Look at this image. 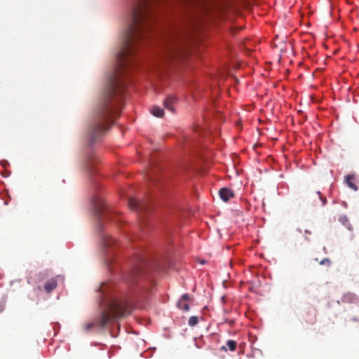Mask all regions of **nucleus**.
Masks as SVG:
<instances>
[{
  "label": "nucleus",
  "instance_id": "nucleus-1",
  "mask_svg": "<svg viewBox=\"0 0 359 359\" xmlns=\"http://www.w3.org/2000/svg\"><path fill=\"white\" fill-rule=\"evenodd\" d=\"M130 306L123 302L111 300L107 303V306L104 311L101 313L100 318V325L101 327H105L111 320L124 317L131 313Z\"/></svg>",
  "mask_w": 359,
  "mask_h": 359
},
{
  "label": "nucleus",
  "instance_id": "nucleus-2",
  "mask_svg": "<svg viewBox=\"0 0 359 359\" xmlns=\"http://www.w3.org/2000/svg\"><path fill=\"white\" fill-rule=\"evenodd\" d=\"M163 56L172 58L180 55V49L175 37L166 36L163 42Z\"/></svg>",
  "mask_w": 359,
  "mask_h": 359
},
{
  "label": "nucleus",
  "instance_id": "nucleus-3",
  "mask_svg": "<svg viewBox=\"0 0 359 359\" xmlns=\"http://www.w3.org/2000/svg\"><path fill=\"white\" fill-rule=\"evenodd\" d=\"M95 209L100 226H101L105 221L111 220L112 211L108 208L104 201H97L95 203Z\"/></svg>",
  "mask_w": 359,
  "mask_h": 359
},
{
  "label": "nucleus",
  "instance_id": "nucleus-4",
  "mask_svg": "<svg viewBox=\"0 0 359 359\" xmlns=\"http://www.w3.org/2000/svg\"><path fill=\"white\" fill-rule=\"evenodd\" d=\"M144 262L143 261H141L137 266H134L131 271L130 274L128 277V280L130 282H133L134 279L138 276L139 275L142 274L144 271Z\"/></svg>",
  "mask_w": 359,
  "mask_h": 359
},
{
  "label": "nucleus",
  "instance_id": "nucleus-5",
  "mask_svg": "<svg viewBox=\"0 0 359 359\" xmlns=\"http://www.w3.org/2000/svg\"><path fill=\"white\" fill-rule=\"evenodd\" d=\"M219 195L220 198L224 202L229 201L230 198H232L235 196L233 190L226 187L220 189L219 191Z\"/></svg>",
  "mask_w": 359,
  "mask_h": 359
},
{
  "label": "nucleus",
  "instance_id": "nucleus-6",
  "mask_svg": "<svg viewBox=\"0 0 359 359\" xmlns=\"http://www.w3.org/2000/svg\"><path fill=\"white\" fill-rule=\"evenodd\" d=\"M128 205L131 209L137 210V211H144L147 210V207L143 202H140L135 199H130L128 201Z\"/></svg>",
  "mask_w": 359,
  "mask_h": 359
},
{
  "label": "nucleus",
  "instance_id": "nucleus-7",
  "mask_svg": "<svg viewBox=\"0 0 359 359\" xmlns=\"http://www.w3.org/2000/svg\"><path fill=\"white\" fill-rule=\"evenodd\" d=\"M358 300V297L351 292L344 294L341 299V302L344 304H355Z\"/></svg>",
  "mask_w": 359,
  "mask_h": 359
},
{
  "label": "nucleus",
  "instance_id": "nucleus-8",
  "mask_svg": "<svg viewBox=\"0 0 359 359\" xmlns=\"http://www.w3.org/2000/svg\"><path fill=\"white\" fill-rule=\"evenodd\" d=\"M176 102V99L172 95L168 96L164 100V107L169 111L175 112L174 104Z\"/></svg>",
  "mask_w": 359,
  "mask_h": 359
},
{
  "label": "nucleus",
  "instance_id": "nucleus-9",
  "mask_svg": "<svg viewBox=\"0 0 359 359\" xmlns=\"http://www.w3.org/2000/svg\"><path fill=\"white\" fill-rule=\"evenodd\" d=\"M57 285V282L56 279L50 278L45 283L44 290L47 293H50L56 288Z\"/></svg>",
  "mask_w": 359,
  "mask_h": 359
},
{
  "label": "nucleus",
  "instance_id": "nucleus-10",
  "mask_svg": "<svg viewBox=\"0 0 359 359\" xmlns=\"http://www.w3.org/2000/svg\"><path fill=\"white\" fill-rule=\"evenodd\" d=\"M345 181L351 189L357 191L358 189L357 185L355 184V176L353 175H348L346 176Z\"/></svg>",
  "mask_w": 359,
  "mask_h": 359
},
{
  "label": "nucleus",
  "instance_id": "nucleus-11",
  "mask_svg": "<svg viewBox=\"0 0 359 359\" xmlns=\"http://www.w3.org/2000/svg\"><path fill=\"white\" fill-rule=\"evenodd\" d=\"M151 114L156 117H162L164 114L163 109L159 107L154 106L151 109Z\"/></svg>",
  "mask_w": 359,
  "mask_h": 359
},
{
  "label": "nucleus",
  "instance_id": "nucleus-12",
  "mask_svg": "<svg viewBox=\"0 0 359 359\" xmlns=\"http://www.w3.org/2000/svg\"><path fill=\"white\" fill-rule=\"evenodd\" d=\"M306 315L309 316V318H304V320L309 323V324H311V325H313L316 323V311L313 312L312 313H310L309 312H308L306 313Z\"/></svg>",
  "mask_w": 359,
  "mask_h": 359
},
{
  "label": "nucleus",
  "instance_id": "nucleus-13",
  "mask_svg": "<svg viewBox=\"0 0 359 359\" xmlns=\"http://www.w3.org/2000/svg\"><path fill=\"white\" fill-rule=\"evenodd\" d=\"M177 306L184 311H188L189 310V305L188 302H185L183 300L179 299L177 303Z\"/></svg>",
  "mask_w": 359,
  "mask_h": 359
},
{
  "label": "nucleus",
  "instance_id": "nucleus-14",
  "mask_svg": "<svg viewBox=\"0 0 359 359\" xmlns=\"http://www.w3.org/2000/svg\"><path fill=\"white\" fill-rule=\"evenodd\" d=\"M226 346L231 351H234L237 346V342L233 340H228L226 341Z\"/></svg>",
  "mask_w": 359,
  "mask_h": 359
},
{
  "label": "nucleus",
  "instance_id": "nucleus-15",
  "mask_svg": "<svg viewBox=\"0 0 359 359\" xmlns=\"http://www.w3.org/2000/svg\"><path fill=\"white\" fill-rule=\"evenodd\" d=\"M198 322V318L196 316H191L189 319L188 324L189 326H195Z\"/></svg>",
  "mask_w": 359,
  "mask_h": 359
},
{
  "label": "nucleus",
  "instance_id": "nucleus-16",
  "mask_svg": "<svg viewBox=\"0 0 359 359\" xmlns=\"http://www.w3.org/2000/svg\"><path fill=\"white\" fill-rule=\"evenodd\" d=\"M103 242L106 246H111V245H114V243H115V240L112 238H104Z\"/></svg>",
  "mask_w": 359,
  "mask_h": 359
},
{
  "label": "nucleus",
  "instance_id": "nucleus-17",
  "mask_svg": "<svg viewBox=\"0 0 359 359\" xmlns=\"http://www.w3.org/2000/svg\"><path fill=\"white\" fill-rule=\"evenodd\" d=\"M180 299L188 303L192 300L191 297L189 294H184Z\"/></svg>",
  "mask_w": 359,
  "mask_h": 359
},
{
  "label": "nucleus",
  "instance_id": "nucleus-18",
  "mask_svg": "<svg viewBox=\"0 0 359 359\" xmlns=\"http://www.w3.org/2000/svg\"><path fill=\"white\" fill-rule=\"evenodd\" d=\"M320 265H326L327 266H330L331 261L328 258H325L322 261L320 262Z\"/></svg>",
  "mask_w": 359,
  "mask_h": 359
},
{
  "label": "nucleus",
  "instance_id": "nucleus-19",
  "mask_svg": "<svg viewBox=\"0 0 359 359\" xmlns=\"http://www.w3.org/2000/svg\"><path fill=\"white\" fill-rule=\"evenodd\" d=\"M95 325V323H88L85 326L86 331H89L91 328L94 327Z\"/></svg>",
  "mask_w": 359,
  "mask_h": 359
},
{
  "label": "nucleus",
  "instance_id": "nucleus-20",
  "mask_svg": "<svg viewBox=\"0 0 359 359\" xmlns=\"http://www.w3.org/2000/svg\"><path fill=\"white\" fill-rule=\"evenodd\" d=\"M317 194L318 195L319 198L322 201L323 205H325L326 203V198L323 197L319 191L317 192Z\"/></svg>",
  "mask_w": 359,
  "mask_h": 359
},
{
  "label": "nucleus",
  "instance_id": "nucleus-21",
  "mask_svg": "<svg viewBox=\"0 0 359 359\" xmlns=\"http://www.w3.org/2000/svg\"><path fill=\"white\" fill-rule=\"evenodd\" d=\"M5 307H6V302H0V313L3 312Z\"/></svg>",
  "mask_w": 359,
  "mask_h": 359
},
{
  "label": "nucleus",
  "instance_id": "nucleus-22",
  "mask_svg": "<svg viewBox=\"0 0 359 359\" xmlns=\"http://www.w3.org/2000/svg\"><path fill=\"white\" fill-rule=\"evenodd\" d=\"M220 349H221L222 351H227L226 347V346H222Z\"/></svg>",
  "mask_w": 359,
  "mask_h": 359
},
{
  "label": "nucleus",
  "instance_id": "nucleus-23",
  "mask_svg": "<svg viewBox=\"0 0 359 359\" xmlns=\"http://www.w3.org/2000/svg\"><path fill=\"white\" fill-rule=\"evenodd\" d=\"M353 321H358L359 319L358 318H353L352 319Z\"/></svg>",
  "mask_w": 359,
  "mask_h": 359
}]
</instances>
